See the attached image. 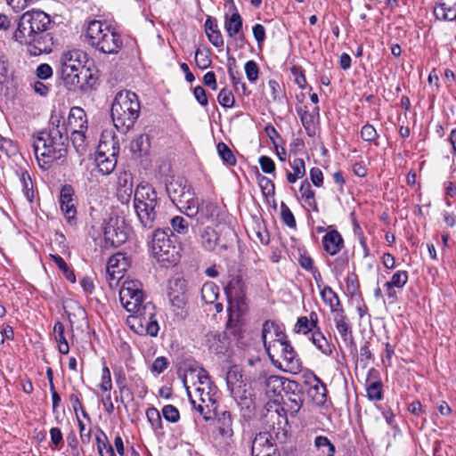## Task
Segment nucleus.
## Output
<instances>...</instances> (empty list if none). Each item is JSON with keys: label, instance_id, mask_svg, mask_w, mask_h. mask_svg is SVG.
<instances>
[{"label": "nucleus", "instance_id": "obj_1", "mask_svg": "<svg viewBox=\"0 0 456 456\" xmlns=\"http://www.w3.org/2000/svg\"><path fill=\"white\" fill-rule=\"evenodd\" d=\"M142 285L136 280H126L119 289V300L123 307L132 313L127 318L131 330L140 335L157 337L159 325L156 317L155 305L147 302L143 304Z\"/></svg>", "mask_w": 456, "mask_h": 456}, {"label": "nucleus", "instance_id": "obj_2", "mask_svg": "<svg viewBox=\"0 0 456 456\" xmlns=\"http://www.w3.org/2000/svg\"><path fill=\"white\" fill-rule=\"evenodd\" d=\"M68 127L64 115L53 111L47 131L33 136L32 147L38 166L48 170L54 162H63L67 156Z\"/></svg>", "mask_w": 456, "mask_h": 456}, {"label": "nucleus", "instance_id": "obj_3", "mask_svg": "<svg viewBox=\"0 0 456 456\" xmlns=\"http://www.w3.org/2000/svg\"><path fill=\"white\" fill-rule=\"evenodd\" d=\"M140 111L141 104L135 93L118 92L111 105V118L117 130L122 134L128 132L138 119Z\"/></svg>", "mask_w": 456, "mask_h": 456}, {"label": "nucleus", "instance_id": "obj_4", "mask_svg": "<svg viewBox=\"0 0 456 456\" xmlns=\"http://www.w3.org/2000/svg\"><path fill=\"white\" fill-rule=\"evenodd\" d=\"M86 41L103 53H118L123 46L121 36L105 22L101 20L89 21L86 32Z\"/></svg>", "mask_w": 456, "mask_h": 456}, {"label": "nucleus", "instance_id": "obj_5", "mask_svg": "<svg viewBox=\"0 0 456 456\" xmlns=\"http://www.w3.org/2000/svg\"><path fill=\"white\" fill-rule=\"evenodd\" d=\"M88 61L87 53L79 49L69 50L60 57L57 73L65 86L71 90L81 83V75Z\"/></svg>", "mask_w": 456, "mask_h": 456}, {"label": "nucleus", "instance_id": "obj_6", "mask_svg": "<svg viewBox=\"0 0 456 456\" xmlns=\"http://www.w3.org/2000/svg\"><path fill=\"white\" fill-rule=\"evenodd\" d=\"M159 198L149 183H140L134 191V207L139 221L145 228H152L157 217Z\"/></svg>", "mask_w": 456, "mask_h": 456}, {"label": "nucleus", "instance_id": "obj_7", "mask_svg": "<svg viewBox=\"0 0 456 456\" xmlns=\"http://www.w3.org/2000/svg\"><path fill=\"white\" fill-rule=\"evenodd\" d=\"M169 231V228L155 230L151 241V254L162 265H175L179 260V253Z\"/></svg>", "mask_w": 456, "mask_h": 456}, {"label": "nucleus", "instance_id": "obj_8", "mask_svg": "<svg viewBox=\"0 0 456 456\" xmlns=\"http://www.w3.org/2000/svg\"><path fill=\"white\" fill-rule=\"evenodd\" d=\"M51 25L50 16L43 11L32 10L26 12L20 19L13 37L15 41H25L27 35L48 30Z\"/></svg>", "mask_w": 456, "mask_h": 456}, {"label": "nucleus", "instance_id": "obj_9", "mask_svg": "<svg viewBox=\"0 0 456 456\" xmlns=\"http://www.w3.org/2000/svg\"><path fill=\"white\" fill-rule=\"evenodd\" d=\"M186 389L192 409H194L205 420L211 419L213 418L214 411L216 410V387H198L195 389V396L199 398V402L192 397L189 388L186 387Z\"/></svg>", "mask_w": 456, "mask_h": 456}, {"label": "nucleus", "instance_id": "obj_10", "mask_svg": "<svg viewBox=\"0 0 456 456\" xmlns=\"http://www.w3.org/2000/svg\"><path fill=\"white\" fill-rule=\"evenodd\" d=\"M119 152L118 142L112 138L110 141H101L94 161L98 172L102 175H109L113 172L117 166L118 156Z\"/></svg>", "mask_w": 456, "mask_h": 456}, {"label": "nucleus", "instance_id": "obj_11", "mask_svg": "<svg viewBox=\"0 0 456 456\" xmlns=\"http://www.w3.org/2000/svg\"><path fill=\"white\" fill-rule=\"evenodd\" d=\"M105 247L118 248L128 239V228L123 218L110 217L103 226Z\"/></svg>", "mask_w": 456, "mask_h": 456}, {"label": "nucleus", "instance_id": "obj_12", "mask_svg": "<svg viewBox=\"0 0 456 456\" xmlns=\"http://www.w3.org/2000/svg\"><path fill=\"white\" fill-rule=\"evenodd\" d=\"M280 433L273 428L272 432H260L252 441L251 454L252 456L266 455L272 456L278 454V448L275 444V438L280 439Z\"/></svg>", "mask_w": 456, "mask_h": 456}, {"label": "nucleus", "instance_id": "obj_13", "mask_svg": "<svg viewBox=\"0 0 456 456\" xmlns=\"http://www.w3.org/2000/svg\"><path fill=\"white\" fill-rule=\"evenodd\" d=\"M25 39L18 42L27 45L30 55L38 56L42 53H49L53 50V37L47 30L27 35Z\"/></svg>", "mask_w": 456, "mask_h": 456}, {"label": "nucleus", "instance_id": "obj_14", "mask_svg": "<svg viewBox=\"0 0 456 456\" xmlns=\"http://www.w3.org/2000/svg\"><path fill=\"white\" fill-rule=\"evenodd\" d=\"M225 293L230 302L235 303L237 310L240 313L245 312L246 304V285L240 275L232 277L225 287Z\"/></svg>", "mask_w": 456, "mask_h": 456}, {"label": "nucleus", "instance_id": "obj_15", "mask_svg": "<svg viewBox=\"0 0 456 456\" xmlns=\"http://www.w3.org/2000/svg\"><path fill=\"white\" fill-rule=\"evenodd\" d=\"M333 321L346 346L351 354H355L357 348L353 335L352 325L345 313V310H338V314L333 315Z\"/></svg>", "mask_w": 456, "mask_h": 456}, {"label": "nucleus", "instance_id": "obj_16", "mask_svg": "<svg viewBox=\"0 0 456 456\" xmlns=\"http://www.w3.org/2000/svg\"><path fill=\"white\" fill-rule=\"evenodd\" d=\"M298 384L296 381H289L286 387L285 397L283 400V407L281 408L290 416H296L303 406V393L297 389Z\"/></svg>", "mask_w": 456, "mask_h": 456}, {"label": "nucleus", "instance_id": "obj_17", "mask_svg": "<svg viewBox=\"0 0 456 456\" xmlns=\"http://www.w3.org/2000/svg\"><path fill=\"white\" fill-rule=\"evenodd\" d=\"M130 260L126 254L118 252L112 255L106 266L109 283L111 286L113 281H118L124 275V273L129 268Z\"/></svg>", "mask_w": 456, "mask_h": 456}, {"label": "nucleus", "instance_id": "obj_18", "mask_svg": "<svg viewBox=\"0 0 456 456\" xmlns=\"http://www.w3.org/2000/svg\"><path fill=\"white\" fill-rule=\"evenodd\" d=\"M75 191L70 184H65L60 191L61 209L69 224H73L77 218Z\"/></svg>", "mask_w": 456, "mask_h": 456}, {"label": "nucleus", "instance_id": "obj_19", "mask_svg": "<svg viewBox=\"0 0 456 456\" xmlns=\"http://www.w3.org/2000/svg\"><path fill=\"white\" fill-rule=\"evenodd\" d=\"M241 374H240L237 370H230L226 375V383L228 389L230 390L232 395L237 400L240 397L239 404L241 406V409H246L248 412H251L254 410V403L250 398L240 396V388L242 380Z\"/></svg>", "mask_w": 456, "mask_h": 456}, {"label": "nucleus", "instance_id": "obj_20", "mask_svg": "<svg viewBox=\"0 0 456 456\" xmlns=\"http://www.w3.org/2000/svg\"><path fill=\"white\" fill-rule=\"evenodd\" d=\"M307 387V395L316 405H323L327 399V387L322 379L312 373L305 380Z\"/></svg>", "mask_w": 456, "mask_h": 456}, {"label": "nucleus", "instance_id": "obj_21", "mask_svg": "<svg viewBox=\"0 0 456 456\" xmlns=\"http://www.w3.org/2000/svg\"><path fill=\"white\" fill-rule=\"evenodd\" d=\"M166 189L168 197L175 206L184 199L187 193L193 190L192 187L187 183V181L182 177L173 178L167 183Z\"/></svg>", "mask_w": 456, "mask_h": 456}, {"label": "nucleus", "instance_id": "obj_22", "mask_svg": "<svg viewBox=\"0 0 456 456\" xmlns=\"http://www.w3.org/2000/svg\"><path fill=\"white\" fill-rule=\"evenodd\" d=\"M216 428L225 443L230 444L232 441L234 435L233 418L230 411H224L216 414Z\"/></svg>", "mask_w": 456, "mask_h": 456}, {"label": "nucleus", "instance_id": "obj_23", "mask_svg": "<svg viewBox=\"0 0 456 456\" xmlns=\"http://www.w3.org/2000/svg\"><path fill=\"white\" fill-rule=\"evenodd\" d=\"M434 15L444 21L456 20V3L452 0H437L434 7Z\"/></svg>", "mask_w": 456, "mask_h": 456}, {"label": "nucleus", "instance_id": "obj_24", "mask_svg": "<svg viewBox=\"0 0 456 456\" xmlns=\"http://www.w3.org/2000/svg\"><path fill=\"white\" fill-rule=\"evenodd\" d=\"M66 126L68 127V134L71 130H86L87 119L84 110L80 107L71 108Z\"/></svg>", "mask_w": 456, "mask_h": 456}, {"label": "nucleus", "instance_id": "obj_25", "mask_svg": "<svg viewBox=\"0 0 456 456\" xmlns=\"http://www.w3.org/2000/svg\"><path fill=\"white\" fill-rule=\"evenodd\" d=\"M322 242L324 250L331 256L338 254L344 247V240L336 230L328 232L323 236Z\"/></svg>", "mask_w": 456, "mask_h": 456}, {"label": "nucleus", "instance_id": "obj_26", "mask_svg": "<svg viewBox=\"0 0 456 456\" xmlns=\"http://www.w3.org/2000/svg\"><path fill=\"white\" fill-rule=\"evenodd\" d=\"M200 201L196 196L194 190L187 193L183 200L176 205L179 210L190 218L196 217Z\"/></svg>", "mask_w": 456, "mask_h": 456}, {"label": "nucleus", "instance_id": "obj_27", "mask_svg": "<svg viewBox=\"0 0 456 456\" xmlns=\"http://www.w3.org/2000/svg\"><path fill=\"white\" fill-rule=\"evenodd\" d=\"M205 32L209 42L216 48L224 46V41L223 35L218 28L216 20L212 17H208L205 21Z\"/></svg>", "mask_w": 456, "mask_h": 456}, {"label": "nucleus", "instance_id": "obj_28", "mask_svg": "<svg viewBox=\"0 0 456 456\" xmlns=\"http://www.w3.org/2000/svg\"><path fill=\"white\" fill-rule=\"evenodd\" d=\"M279 334L280 335H277L274 338L270 339L267 343L264 344L265 349L274 365H277L279 362V361L275 359V356L281 354L282 346L287 337L284 332H279Z\"/></svg>", "mask_w": 456, "mask_h": 456}, {"label": "nucleus", "instance_id": "obj_29", "mask_svg": "<svg viewBox=\"0 0 456 456\" xmlns=\"http://www.w3.org/2000/svg\"><path fill=\"white\" fill-rule=\"evenodd\" d=\"M300 199L303 200L304 205L314 212H319V207L315 200V192L312 189L310 183L307 180L301 182L299 188Z\"/></svg>", "mask_w": 456, "mask_h": 456}, {"label": "nucleus", "instance_id": "obj_30", "mask_svg": "<svg viewBox=\"0 0 456 456\" xmlns=\"http://www.w3.org/2000/svg\"><path fill=\"white\" fill-rule=\"evenodd\" d=\"M281 359L282 362H279L278 363L279 367L282 370L294 374L301 370L302 362L295 349L290 350V352L286 354V355H284Z\"/></svg>", "mask_w": 456, "mask_h": 456}, {"label": "nucleus", "instance_id": "obj_31", "mask_svg": "<svg viewBox=\"0 0 456 456\" xmlns=\"http://www.w3.org/2000/svg\"><path fill=\"white\" fill-rule=\"evenodd\" d=\"M242 26V18L237 11H235L232 15H224V29L228 37H235L237 34L241 32Z\"/></svg>", "mask_w": 456, "mask_h": 456}, {"label": "nucleus", "instance_id": "obj_32", "mask_svg": "<svg viewBox=\"0 0 456 456\" xmlns=\"http://www.w3.org/2000/svg\"><path fill=\"white\" fill-rule=\"evenodd\" d=\"M320 294L323 302L330 306L333 315L338 314V310H344L338 294L330 286L323 287Z\"/></svg>", "mask_w": 456, "mask_h": 456}, {"label": "nucleus", "instance_id": "obj_33", "mask_svg": "<svg viewBox=\"0 0 456 456\" xmlns=\"http://www.w3.org/2000/svg\"><path fill=\"white\" fill-rule=\"evenodd\" d=\"M264 379L265 384V391L267 396L273 397L276 395L280 394L281 389H283V379L280 376L276 375H270L268 377L266 376H260L259 379Z\"/></svg>", "mask_w": 456, "mask_h": 456}, {"label": "nucleus", "instance_id": "obj_34", "mask_svg": "<svg viewBox=\"0 0 456 456\" xmlns=\"http://www.w3.org/2000/svg\"><path fill=\"white\" fill-rule=\"evenodd\" d=\"M292 172H287V181L295 183L298 179L303 178L305 174V164L303 159L296 158L290 162Z\"/></svg>", "mask_w": 456, "mask_h": 456}, {"label": "nucleus", "instance_id": "obj_35", "mask_svg": "<svg viewBox=\"0 0 456 456\" xmlns=\"http://www.w3.org/2000/svg\"><path fill=\"white\" fill-rule=\"evenodd\" d=\"M314 446L319 455L334 456L336 449L330 440L324 436H317L314 441Z\"/></svg>", "mask_w": 456, "mask_h": 456}, {"label": "nucleus", "instance_id": "obj_36", "mask_svg": "<svg viewBox=\"0 0 456 456\" xmlns=\"http://www.w3.org/2000/svg\"><path fill=\"white\" fill-rule=\"evenodd\" d=\"M311 341L323 354L328 356L331 355L332 346L322 332L321 329L314 330V331L312 332Z\"/></svg>", "mask_w": 456, "mask_h": 456}, {"label": "nucleus", "instance_id": "obj_37", "mask_svg": "<svg viewBox=\"0 0 456 456\" xmlns=\"http://www.w3.org/2000/svg\"><path fill=\"white\" fill-rule=\"evenodd\" d=\"M54 339L58 344V350L61 354H68L69 346L65 338V327L62 322H57L53 327Z\"/></svg>", "mask_w": 456, "mask_h": 456}, {"label": "nucleus", "instance_id": "obj_38", "mask_svg": "<svg viewBox=\"0 0 456 456\" xmlns=\"http://www.w3.org/2000/svg\"><path fill=\"white\" fill-rule=\"evenodd\" d=\"M95 440L100 456H115L114 449L103 430L99 429Z\"/></svg>", "mask_w": 456, "mask_h": 456}, {"label": "nucleus", "instance_id": "obj_39", "mask_svg": "<svg viewBox=\"0 0 456 456\" xmlns=\"http://www.w3.org/2000/svg\"><path fill=\"white\" fill-rule=\"evenodd\" d=\"M216 212V206L209 201L200 200L199 205L198 213H196V217L198 222L204 223L205 221H208L212 219Z\"/></svg>", "mask_w": 456, "mask_h": 456}, {"label": "nucleus", "instance_id": "obj_40", "mask_svg": "<svg viewBox=\"0 0 456 456\" xmlns=\"http://www.w3.org/2000/svg\"><path fill=\"white\" fill-rule=\"evenodd\" d=\"M201 299L208 305L214 304L219 296V288L212 281H208L201 288Z\"/></svg>", "mask_w": 456, "mask_h": 456}, {"label": "nucleus", "instance_id": "obj_41", "mask_svg": "<svg viewBox=\"0 0 456 456\" xmlns=\"http://www.w3.org/2000/svg\"><path fill=\"white\" fill-rule=\"evenodd\" d=\"M117 188L118 193H123L124 195L129 197L133 191V181L131 174L126 171L119 173L117 181Z\"/></svg>", "mask_w": 456, "mask_h": 456}, {"label": "nucleus", "instance_id": "obj_42", "mask_svg": "<svg viewBox=\"0 0 456 456\" xmlns=\"http://www.w3.org/2000/svg\"><path fill=\"white\" fill-rule=\"evenodd\" d=\"M19 180L20 182L24 196L29 202H33L34 190L29 174L27 171H21L19 175Z\"/></svg>", "mask_w": 456, "mask_h": 456}, {"label": "nucleus", "instance_id": "obj_43", "mask_svg": "<svg viewBox=\"0 0 456 456\" xmlns=\"http://www.w3.org/2000/svg\"><path fill=\"white\" fill-rule=\"evenodd\" d=\"M279 332H282L277 323L270 320L265 321L262 328V340L263 343H267L270 339L274 338Z\"/></svg>", "mask_w": 456, "mask_h": 456}, {"label": "nucleus", "instance_id": "obj_44", "mask_svg": "<svg viewBox=\"0 0 456 456\" xmlns=\"http://www.w3.org/2000/svg\"><path fill=\"white\" fill-rule=\"evenodd\" d=\"M218 240L217 232L211 227H207L201 234V243L207 250L215 249Z\"/></svg>", "mask_w": 456, "mask_h": 456}, {"label": "nucleus", "instance_id": "obj_45", "mask_svg": "<svg viewBox=\"0 0 456 456\" xmlns=\"http://www.w3.org/2000/svg\"><path fill=\"white\" fill-rule=\"evenodd\" d=\"M134 153H146L150 148V138L146 134H140L135 137L130 144Z\"/></svg>", "mask_w": 456, "mask_h": 456}, {"label": "nucleus", "instance_id": "obj_46", "mask_svg": "<svg viewBox=\"0 0 456 456\" xmlns=\"http://www.w3.org/2000/svg\"><path fill=\"white\" fill-rule=\"evenodd\" d=\"M170 224L172 228V230L169 231L171 232V235H185L189 232V224L183 216H176L173 217L170 220Z\"/></svg>", "mask_w": 456, "mask_h": 456}, {"label": "nucleus", "instance_id": "obj_47", "mask_svg": "<svg viewBox=\"0 0 456 456\" xmlns=\"http://www.w3.org/2000/svg\"><path fill=\"white\" fill-rule=\"evenodd\" d=\"M217 152L222 160L229 165L235 166L236 165V157L234 156L232 150L227 146L226 143L220 142L216 145Z\"/></svg>", "mask_w": 456, "mask_h": 456}, {"label": "nucleus", "instance_id": "obj_48", "mask_svg": "<svg viewBox=\"0 0 456 456\" xmlns=\"http://www.w3.org/2000/svg\"><path fill=\"white\" fill-rule=\"evenodd\" d=\"M367 397L370 401H381L383 399V384L380 380L371 382L366 387Z\"/></svg>", "mask_w": 456, "mask_h": 456}, {"label": "nucleus", "instance_id": "obj_49", "mask_svg": "<svg viewBox=\"0 0 456 456\" xmlns=\"http://www.w3.org/2000/svg\"><path fill=\"white\" fill-rule=\"evenodd\" d=\"M168 298L173 306L181 309L186 305L187 297L183 291H175L173 287H168Z\"/></svg>", "mask_w": 456, "mask_h": 456}, {"label": "nucleus", "instance_id": "obj_50", "mask_svg": "<svg viewBox=\"0 0 456 456\" xmlns=\"http://www.w3.org/2000/svg\"><path fill=\"white\" fill-rule=\"evenodd\" d=\"M86 131V130H77V131L71 130V131H69L71 134V135H70L71 142H72L76 151L80 154H83L86 151V144H85Z\"/></svg>", "mask_w": 456, "mask_h": 456}, {"label": "nucleus", "instance_id": "obj_51", "mask_svg": "<svg viewBox=\"0 0 456 456\" xmlns=\"http://www.w3.org/2000/svg\"><path fill=\"white\" fill-rule=\"evenodd\" d=\"M97 82V77L92 72L89 68H84V72L81 75V83L79 86H76L75 88L79 87L81 89L93 88Z\"/></svg>", "mask_w": 456, "mask_h": 456}, {"label": "nucleus", "instance_id": "obj_52", "mask_svg": "<svg viewBox=\"0 0 456 456\" xmlns=\"http://www.w3.org/2000/svg\"><path fill=\"white\" fill-rule=\"evenodd\" d=\"M146 417L151 428L157 431L162 429V419L159 411L153 406L146 410Z\"/></svg>", "mask_w": 456, "mask_h": 456}, {"label": "nucleus", "instance_id": "obj_53", "mask_svg": "<svg viewBox=\"0 0 456 456\" xmlns=\"http://www.w3.org/2000/svg\"><path fill=\"white\" fill-rule=\"evenodd\" d=\"M409 280V274L407 271L404 270H398L395 273H393L391 279L389 281H387L389 284H391L395 289H402Z\"/></svg>", "mask_w": 456, "mask_h": 456}, {"label": "nucleus", "instance_id": "obj_54", "mask_svg": "<svg viewBox=\"0 0 456 456\" xmlns=\"http://www.w3.org/2000/svg\"><path fill=\"white\" fill-rule=\"evenodd\" d=\"M294 331L297 334L306 335L310 332L314 331V328L311 324V322H308V317L300 316L297 320V322L294 327Z\"/></svg>", "mask_w": 456, "mask_h": 456}, {"label": "nucleus", "instance_id": "obj_55", "mask_svg": "<svg viewBox=\"0 0 456 456\" xmlns=\"http://www.w3.org/2000/svg\"><path fill=\"white\" fill-rule=\"evenodd\" d=\"M331 272L334 273L336 277L342 275L344 271L348 265V258L346 256H339L334 259V261L330 264Z\"/></svg>", "mask_w": 456, "mask_h": 456}, {"label": "nucleus", "instance_id": "obj_56", "mask_svg": "<svg viewBox=\"0 0 456 456\" xmlns=\"http://www.w3.org/2000/svg\"><path fill=\"white\" fill-rule=\"evenodd\" d=\"M281 217L282 222L289 228L295 229L297 226V222L293 213L290 208L282 202L281 204Z\"/></svg>", "mask_w": 456, "mask_h": 456}, {"label": "nucleus", "instance_id": "obj_57", "mask_svg": "<svg viewBox=\"0 0 456 456\" xmlns=\"http://www.w3.org/2000/svg\"><path fill=\"white\" fill-rule=\"evenodd\" d=\"M218 102L224 108H232L234 105L235 100L231 90L224 88L222 89L217 96Z\"/></svg>", "mask_w": 456, "mask_h": 456}, {"label": "nucleus", "instance_id": "obj_58", "mask_svg": "<svg viewBox=\"0 0 456 456\" xmlns=\"http://www.w3.org/2000/svg\"><path fill=\"white\" fill-rule=\"evenodd\" d=\"M361 138L368 142H373L379 138V134L370 124H365L361 129Z\"/></svg>", "mask_w": 456, "mask_h": 456}, {"label": "nucleus", "instance_id": "obj_59", "mask_svg": "<svg viewBox=\"0 0 456 456\" xmlns=\"http://www.w3.org/2000/svg\"><path fill=\"white\" fill-rule=\"evenodd\" d=\"M244 69L249 82L254 83L258 79L259 68L255 61H248L245 63Z\"/></svg>", "mask_w": 456, "mask_h": 456}, {"label": "nucleus", "instance_id": "obj_60", "mask_svg": "<svg viewBox=\"0 0 456 456\" xmlns=\"http://www.w3.org/2000/svg\"><path fill=\"white\" fill-rule=\"evenodd\" d=\"M169 365V361L165 356L157 357L150 366V370L154 375H159L162 373Z\"/></svg>", "mask_w": 456, "mask_h": 456}, {"label": "nucleus", "instance_id": "obj_61", "mask_svg": "<svg viewBox=\"0 0 456 456\" xmlns=\"http://www.w3.org/2000/svg\"><path fill=\"white\" fill-rule=\"evenodd\" d=\"M162 415L166 420L171 423H176L180 419L178 409L172 404L165 405L162 408Z\"/></svg>", "mask_w": 456, "mask_h": 456}, {"label": "nucleus", "instance_id": "obj_62", "mask_svg": "<svg viewBox=\"0 0 456 456\" xmlns=\"http://www.w3.org/2000/svg\"><path fill=\"white\" fill-rule=\"evenodd\" d=\"M99 387L103 392H110L112 388L110 370L106 365L102 367L101 383Z\"/></svg>", "mask_w": 456, "mask_h": 456}, {"label": "nucleus", "instance_id": "obj_63", "mask_svg": "<svg viewBox=\"0 0 456 456\" xmlns=\"http://www.w3.org/2000/svg\"><path fill=\"white\" fill-rule=\"evenodd\" d=\"M69 401L71 403L72 408L74 410V412H75L77 418L78 417L77 411L80 410L83 417L85 419H90L89 414L83 408L78 393H73V394L69 395Z\"/></svg>", "mask_w": 456, "mask_h": 456}, {"label": "nucleus", "instance_id": "obj_64", "mask_svg": "<svg viewBox=\"0 0 456 456\" xmlns=\"http://www.w3.org/2000/svg\"><path fill=\"white\" fill-rule=\"evenodd\" d=\"M195 61L196 65L200 69H208L212 63L210 57L207 53H204L200 48L195 52Z\"/></svg>", "mask_w": 456, "mask_h": 456}]
</instances>
